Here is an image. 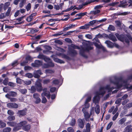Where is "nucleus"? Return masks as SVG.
<instances>
[{"label":"nucleus","mask_w":132,"mask_h":132,"mask_svg":"<svg viewBox=\"0 0 132 132\" xmlns=\"http://www.w3.org/2000/svg\"><path fill=\"white\" fill-rule=\"evenodd\" d=\"M10 5V3L9 2H7L5 3L4 4V8L3 9L4 11H5L6 10L8 7Z\"/></svg>","instance_id":"obj_29"},{"label":"nucleus","mask_w":132,"mask_h":132,"mask_svg":"<svg viewBox=\"0 0 132 132\" xmlns=\"http://www.w3.org/2000/svg\"><path fill=\"white\" fill-rule=\"evenodd\" d=\"M23 82L27 85H30L31 83V81L30 80L23 81Z\"/></svg>","instance_id":"obj_51"},{"label":"nucleus","mask_w":132,"mask_h":132,"mask_svg":"<svg viewBox=\"0 0 132 132\" xmlns=\"http://www.w3.org/2000/svg\"><path fill=\"white\" fill-rule=\"evenodd\" d=\"M31 8V4L30 3H28L26 7V9L27 11H29L30 10Z\"/></svg>","instance_id":"obj_44"},{"label":"nucleus","mask_w":132,"mask_h":132,"mask_svg":"<svg viewBox=\"0 0 132 132\" xmlns=\"http://www.w3.org/2000/svg\"><path fill=\"white\" fill-rule=\"evenodd\" d=\"M100 12V11L99 10H96L95 11H91L90 12V14L92 15L94 14L95 15L98 13H99Z\"/></svg>","instance_id":"obj_28"},{"label":"nucleus","mask_w":132,"mask_h":132,"mask_svg":"<svg viewBox=\"0 0 132 132\" xmlns=\"http://www.w3.org/2000/svg\"><path fill=\"white\" fill-rule=\"evenodd\" d=\"M67 130L68 132H75L73 128L71 127H69L68 128Z\"/></svg>","instance_id":"obj_58"},{"label":"nucleus","mask_w":132,"mask_h":132,"mask_svg":"<svg viewBox=\"0 0 132 132\" xmlns=\"http://www.w3.org/2000/svg\"><path fill=\"white\" fill-rule=\"evenodd\" d=\"M121 101V100L120 98H118L116 101L115 103L116 104H118V105L119 106L121 104L120 102Z\"/></svg>","instance_id":"obj_52"},{"label":"nucleus","mask_w":132,"mask_h":132,"mask_svg":"<svg viewBox=\"0 0 132 132\" xmlns=\"http://www.w3.org/2000/svg\"><path fill=\"white\" fill-rule=\"evenodd\" d=\"M27 36H30L31 37H32L31 38V39L32 40H36L39 39L40 38V37L42 36L41 35H38L36 37H35V36H33L32 35H27Z\"/></svg>","instance_id":"obj_20"},{"label":"nucleus","mask_w":132,"mask_h":132,"mask_svg":"<svg viewBox=\"0 0 132 132\" xmlns=\"http://www.w3.org/2000/svg\"><path fill=\"white\" fill-rule=\"evenodd\" d=\"M35 85L37 91L40 92L42 90V85L40 81H37L36 82Z\"/></svg>","instance_id":"obj_6"},{"label":"nucleus","mask_w":132,"mask_h":132,"mask_svg":"<svg viewBox=\"0 0 132 132\" xmlns=\"http://www.w3.org/2000/svg\"><path fill=\"white\" fill-rule=\"evenodd\" d=\"M131 127L132 126L131 125L127 126L125 128L123 132H132Z\"/></svg>","instance_id":"obj_14"},{"label":"nucleus","mask_w":132,"mask_h":132,"mask_svg":"<svg viewBox=\"0 0 132 132\" xmlns=\"http://www.w3.org/2000/svg\"><path fill=\"white\" fill-rule=\"evenodd\" d=\"M50 81L51 80L50 79H45L43 80V83L44 84H47L50 83Z\"/></svg>","instance_id":"obj_49"},{"label":"nucleus","mask_w":132,"mask_h":132,"mask_svg":"<svg viewBox=\"0 0 132 132\" xmlns=\"http://www.w3.org/2000/svg\"><path fill=\"white\" fill-rule=\"evenodd\" d=\"M46 72L47 73H52L54 72V71L52 70L47 69L46 70Z\"/></svg>","instance_id":"obj_57"},{"label":"nucleus","mask_w":132,"mask_h":132,"mask_svg":"<svg viewBox=\"0 0 132 132\" xmlns=\"http://www.w3.org/2000/svg\"><path fill=\"white\" fill-rule=\"evenodd\" d=\"M87 13V12H85L84 13H81L79 14H78L76 15V16H80V17H81L84 15H86V14Z\"/></svg>","instance_id":"obj_42"},{"label":"nucleus","mask_w":132,"mask_h":132,"mask_svg":"<svg viewBox=\"0 0 132 132\" xmlns=\"http://www.w3.org/2000/svg\"><path fill=\"white\" fill-rule=\"evenodd\" d=\"M11 130V128L10 127H6L3 129V132H10Z\"/></svg>","instance_id":"obj_38"},{"label":"nucleus","mask_w":132,"mask_h":132,"mask_svg":"<svg viewBox=\"0 0 132 132\" xmlns=\"http://www.w3.org/2000/svg\"><path fill=\"white\" fill-rule=\"evenodd\" d=\"M39 95L38 93H35L33 95V97L35 100V103L36 104L39 103L41 101V99L39 97Z\"/></svg>","instance_id":"obj_7"},{"label":"nucleus","mask_w":132,"mask_h":132,"mask_svg":"<svg viewBox=\"0 0 132 132\" xmlns=\"http://www.w3.org/2000/svg\"><path fill=\"white\" fill-rule=\"evenodd\" d=\"M28 62V61L27 60L23 61L21 63V65L22 66H24Z\"/></svg>","instance_id":"obj_62"},{"label":"nucleus","mask_w":132,"mask_h":132,"mask_svg":"<svg viewBox=\"0 0 132 132\" xmlns=\"http://www.w3.org/2000/svg\"><path fill=\"white\" fill-rule=\"evenodd\" d=\"M27 123V122L26 121H22L18 123V125L21 127L24 126Z\"/></svg>","instance_id":"obj_24"},{"label":"nucleus","mask_w":132,"mask_h":132,"mask_svg":"<svg viewBox=\"0 0 132 132\" xmlns=\"http://www.w3.org/2000/svg\"><path fill=\"white\" fill-rule=\"evenodd\" d=\"M90 124L89 123H87L86 125V130H87L88 132H90Z\"/></svg>","instance_id":"obj_32"},{"label":"nucleus","mask_w":132,"mask_h":132,"mask_svg":"<svg viewBox=\"0 0 132 132\" xmlns=\"http://www.w3.org/2000/svg\"><path fill=\"white\" fill-rule=\"evenodd\" d=\"M17 94L15 92L11 91L9 92L8 94L5 95V97L7 98H10L11 96L14 97L17 95Z\"/></svg>","instance_id":"obj_8"},{"label":"nucleus","mask_w":132,"mask_h":132,"mask_svg":"<svg viewBox=\"0 0 132 132\" xmlns=\"http://www.w3.org/2000/svg\"><path fill=\"white\" fill-rule=\"evenodd\" d=\"M128 14V12H124L122 13H121L120 12H117L116 13H115L114 15H125Z\"/></svg>","instance_id":"obj_26"},{"label":"nucleus","mask_w":132,"mask_h":132,"mask_svg":"<svg viewBox=\"0 0 132 132\" xmlns=\"http://www.w3.org/2000/svg\"><path fill=\"white\" fill-rule=\"evenodd\" d=\"M76 122V120L74 119H72L70 123V125L72 126H73L75 125Z\"/></svg>","instance_id":"obj_43"},{"label":"nucleus","mask_w":132,"mask_h":132,"mask_svg":"<svg viewBox=\"0 0 132 132\" xmlns=\"http://www.w3.org/2000/svg\"><path fill=\"white\" fill-rule=\"evenodd\" d=\"M94 107H92L90 110V114L88 112L84 114L85 118L86 121H89V119L90 118V116L94 113Z\"/></svg>","instance_id":"obj_5"},{"label":"nucleus","mask_w":132,"mask_h":132,"mask_svg":"<svg viewBox=\"0 0 132 132\" xmlns=\"http://www.w3.org/2000/svg\"><path fill=\"white\" fill-rule=\"evenodd\" d=\"M71 47L73 48L74 49H80V47L75 45L73 44H71Z\"/></svg>","instance_id":"obj_60"},{"label":"nucleus","mask_w":132,"mask_h":132,"mask_svg":"<svg viewBox=\"0 0 132 132\" xmlns=\"http://www.w3.org/2000/svg\"><path fill=\"white\" fill-rule=\"evenodd\" d=\"M126 120V118H123L120 119L119 121V125H121L123 124Z\"/></svg>","instance_id":"obj_31"},{"label":"nucleus","mask_w":132,"mask_h":132,"mask_svg":"<svg viewBox=\"0 0 132 132\" xmlns=\"http://www.w3.org/2000/svg\"><path fill=\"white\" fill-rule=\"evenodd\" d=\"M117 38L122 42L125 41L128 45H129V41L131 40L132 42V38L130 36H125L123 34L119 35V34H115Z\"/></svg>","instance_id":"obj_3"},{"label":"nucleus","mask_w":132,"mask_h":132,"mask_svg":"<svg viewBox=\"0 0 132 132\" xmlns=\"http://www.w3.org/2000/svg\"><path fill=\"white\" fill-rule=\"evenodd\" d=\"M26 2V0H22L19 4V6L20 7H22Z\"/></svg>","instance_id":"obj_39"},{"label":"nucleus","mask_w":132,"mask_h":132,"mask_svg":"<svg viewBox=\"0 0 132 132\" xmlns=\"http://www.w3.org/2000/svg\"><path fill=\"white\" fill-rule=\"evenodd\" d=\"M36 88L34 86H31L30 89V92L32 93H34L36 92Z\"/></svg>","instance_id":"obj_35"},{"label":"nucleus","mask_w":132,"mask_h":132,"mask_svg":"<svg viewBox=\"0 0 132 132\" xmlns=\"http://www.w3.org/2000/svg\"><path fill=\"white\" fill-rule=\"evenodd\" d=\"M114 88L113 87H110L109 85H107L105 86L101 87L99 89L98 91H97L96 93V95L93 98V102L94 103H98L100 99V95L103 96L106 90H107L108 92H111Z\"/></svg>","instance_id":"obj_1"},{"label":"nucleus","mask_w":132,"mask_h":132,"mask_svg":"<svg viewBox=\"0 0 132 132\" xmlns=\"http://www.w3.org/2000/svg\"><path fill=\"white\" fill-rule=\"evenodd\" d=\"M27 109H25L22 110H19L17 114L20 116H23L26 115L27 112Z\"/></svg>","instance_id":"obj_10"},{"label":"nucleus","mask_w":132,"mask_h":132,"mask_svg":"<svg viewBox=\"0 0 132 132\" xmlns=\"http://www.w3.org/2000/svg\"><path fill=\"white\" fill-rule=\"evenodd\" d=\"M16 83L20 84H21L22 83V82H23V80L18 77H16Z\"/></svg>","instance_id":"obj_30"},{"label":"nucleus","mask_w":132,"mask_h":132,"mask_svg":"<svg viewBox=\"0 0 132 132\" xmlns=\"http://www.w3.org/2000/svg\"><path fill=\"white\" fill-rule=\"evenodd\" d=\"M25 76L29 78H31L33 77V75L31 73H28L25 74Z\"/></svg>","instance_id":"obj_54"},{"label":"nucleus","mask_w":132,"mask_h":132,"mask_svg":"<svg viewBox=\"0 0 132 132\" xmlns=\"http://www.w3.org/2000/svg\"><path fill=\"white\" fill-rule=\"evenodd\" d=\"M69 54L72 57H74L76 56L77 54V52L75 50L70 49L69 50Z\"/></svg>","instance_id":"obj_13"},{"label":"nucleus","mask_w":132,"mask_h":132,"mask_svg":"<svg viewBox=\"0 0 132 132\" xmlns=\"http://www.w3.org/2000/svg\"><path fill=\"white\" fill-rule=\"evenodd\" d=\"M54 60L55 62H56L58 63H64V62L63 61L57 58L54 59Z\"/></svg>","instance_id":"obj_36"},{"label":"nucleus","mask_w":132,"mask_h":132,"mask_svg":"<svg viewBox=\"0 0 132 132\" xmlns=\"http://www.w3.org/2000/svg\"><path fill=\"white\" fill-rule=\"evenodd\" d=\"M6 124L0 120V128H2L6 126Z\"/></svg>","instance_id":"obj_37"},{"label":"nucleus","mask_w":132,"mask_h":132,"mask_svg":"<svg viewBox=\"0 0 132 132\" xmlns=\"http://www.w3.org/2000/svg\"><path fill=\"white\" fill-rule=\"evenodd\" d=\"M94 108V110L95 112L97 114H98L100 113V109L99 106L98 105H97L95 108Z\"/></svg>","instance_id":"obj_23"},{"label":"nucleus","mask_w":132,"mask_h":132,"mask_svg":"<svg viewBox=\"0 0 132 132\" xmlns=\"http://www.w3.org/2000/svg\"><path fill=\"white\" fill-rule=\"evenodd\" d=\"M113 124V122H110V123L108 125L106 129L107 130L109 129L111 127V126Z\"/></svg>","instance_id":"obj_61"},{"label":"nucleus","mask_w":132,"mask_h":132,"mask_svg":"<svg viewBox=\"0 0 132 132\" xmlns=\"http://www.w3.org/2000/svg\"><path fill=\"white\" fill-rule=\"evenodd\" d=\"M119 3V2H113L112 3L109 4V6H114L118 4Z\"/></svg>","instance_id":"obj_48"},{"label":"nucleus","mask_w":132,"mask_h":132,"mask_svg":"<svg viewBox=\"0 0 132 132\" xmlns=\"http://www.w3.org/2000/svg\"><path fill=\"white\" fill-rule=\"evenodd\" d=\"M18 61H15L12 63V65L13 67H14L18 65Z\"/></svg>","instance_id":"obj_64"},{"label":"nucleus","mask_w":132,"mask_h":132,"mask_svg":"<svg viewBox=\"0 0 132 132\" xmlns=\"http://www.w3.org/2000/svg\"><path fill=\"white\" fill-rule=\"evenodd\" d=\"M110 81L111 83L116 85L118 88L122 87L123 83L125 84L127 83V81L123 80L122 78L118 77L116 76L112 77L110 79Z\"/></svg>","instance_id":"obj_2"},{"label":"nucleus","mask_w":132,"mask_h":132,"mask_svg":"<svg viewBox=\"0 0 132 132\" xmlns=\"http://www.w3.org/2000/svg\"><path fill=\"white\" fill-rule=\"evenodd\" d=\"M94 44L96 47L98 49L102 48L104 51L105 50V48L102 45L98 44L97 43H94Z\"/></svg>","instance_id":"obj_21"},{"label":"nucleus","mask_w":132,"mask_h":132,"mask_svg":"<svg viewBox=\"0 0 132 132\" xmlns=\"http://www.w3.org/2000/svg\"><path fill=\"white\" fill-rule=\"evenodd\" d=\"M91 98L88 97L86 100L85 102V108H87L89 107V104L88 102L91 100Z\"/></svg>","instance_id":"obj_15"},{"label":"nucleus","mask_w":132,"mask_h":132,"mask_svg":"<svg viewBox=\"0 0 132 132\" xmlns=\"http://www.w3.org/2000/svg\"><path fill=\"white\" fill-rule=\"evenodd\" d=\"M119 114L118 112H117L114 116L112 118V120L113 121H115L116 119L119 115Z\"/></svg>","instance_id":"obj_55"},{"label":"nucleus","mask_w":132,"mask_h":132,"mask_svg":"<svg viewBox=\"0 0 132 132\" xmlns=\"http://www.w3.org/2000/svg\"><path fill=\"white\" fill-rule=\"evenodd\" d=\"M42 62L41 61L38 60H36L34 62V63L31 64L32 66L34 67H36L42 65Z\"/></svg>","instance_id":"obj_11"},{"label":"nucleus","mask_w":132,"mask_h":132,"mask_svg":"<svg viewBox=\"0 0 132 132\" xmlns=\"http://www.w3.org/2000/svg\"><path fill=\"white\" fill-rule=\"evenodd\" d=\"M93 48V47L86 45V46L85 47H82L80 50L79 54L80 55L84 57L87 58V56L85 54V52L86 51H88Z\"/></svg>","instance_id":"obj_4"},{"label":"nucleus","mask_w":132,"mask_h":132,"mask_svg":"<svg viewBox=\"0 0 132 132\" xmlns=\"http://www.w3.org/2000/svg\"><path fill=\"white\" fill-rule=\"evenodd\" d=\"M8 81V78H5V79L3 81V83L5 85H7V84Z\"/></svg>","instance_id":"obj_47"},{"label":"nucleus","mask_w":132,"mask_h":132,"mask_svg":"<svg viewBox=\"0 0 132 132\" xmlns=\"http://www.w3.org/2000/svg\"><path fill=\"white\" fill-rule=\"evenodd\" d=\"M96 37L93 39V40H95L97 42L100 43L98 39L97 38H100L101 37H103V36L102 35H101L100 34H98V35L96 36Z\"/></svg>","instance_id":"obj_34"},{"label":"nucleus","mask_w":132,"mask_h":132,"mask_svg":"<svg viewBox=\"0 0 132 132\" xmlns=\"http://www.w3.org/2000/svg\"><path fill=\"white\" fill-rule=\"evenodd\" d=\"M7 119L10 121L14 120L15 119V117L14 116H9L8 117Z\"/></svg>","instance_id":"obj_40"},{"label":"nucleus","mask_w":132,"mask_h":132,"mask_svg":"<svg viewBox=\"0 0 132 132\" xmlns=\"http://www.w3.org/2000/svg\"><path fill=\"white\" fill-rule=\"evenodd\" d=\"M84 119H79L78 121V125L79 127L81 129L83 128L84 126Z\"/></svg>","instance_id":"obj_12"},{"label":"nucleus","mask_w":132,"mask_h":132,"mask_svg":"<svg viewBox=\"0 0 132 132\" xmlns=\"http://www.w3.org/2000/svg\"><path fill=\"white\" fill-rule=\"evenodd\" d=\"M16 123L13 121H9L7 123V124L10 126L14 127L16 125Z\"/></svg>","instance_id":"obj_33"},{"label":"nucleus","mask_w":132,"mask_h":132,"mask_svg":"<svg viewBox=\"0 0 132 132\" xmlns=\"http://www.w3.org/2000/svg\"><path fill=\"white\" fill-rule=\"evenodd\" d=\"M33 19V18L30 17V15L26 18V21L28 22L31 21Z\"/></svg>","instance_id":"obj_63"},{"label":"nucleus","mask_w":132,"mask_h":132,"mask_svg":"<svg viewBox=\"0 0 132 132\" xmlns=\"http://www.w3.org/2000/svg\"><path fill=\"white\" fill-rule=\"evenodd\" d=\"M42 96H46L48 98H50V94L49 91L47 92H43L41 94Z\"/></svg>","instance_id":"obj_18"},{"label":"nucleus","mask_w":132,"mask_h":132,"mask_svg":"<svg viewBox=\"0 0 132 132\" xmlns=\"http://www.w3.org/2000/svg\"><path fill=\"white\" fill-rule=\"evenodd\" d=\"M21 129V127L19 126H16L14 127L13 129V130L14 131H16L19 130Z\"/></svg>","instance_id":"obj_41"},{"label":"nucleus","mask_w":132,"mask_h":132,"mask_svg":"<svg viewBox=\"0 0 132 132\" xmlns=\"http://www.w3.org/2000/svg\"><path fill=\"white\" fill-rule=\"evenodd\" d=\"M11 10V7H9L8 10L5 13L6 16H9Z\"/></svg>","instance_id":"obj_45"},{"label":"nucleus","mask_w":132,"mask_h":132,"mask_svg":"<svg viewBox=\"0 0 132 132\" xmlns=\"http://www.w3.org/2000/svg\"><path fill=\"white\" fill-rule=\"evenodd\" d=\"M20 91L21 93L23 94H25L27 92V90L26 89H21Z\"/></svg>","instance_id":"obj_59"},{"label":"nucleus","mask_w":132,"mask_h":132,"mask_svg":"<svg viewBox=\"0 0 132 132\" xmlns=\"http://www.w3.org/2000/svg\"><path fill=\"white\" fill-rule=\"evenodd\" d=\"M47 63L48 64L49 67H53L54 66V64L51 61H49Z\"/></svg>","instance_id":"obj_50"},{"label":"nucleus","mask_w":132,"mask_h":132,"mask_svg":"<svg viewBox=\"0 0 132 132\" xmlns=\"http://www.w3.org/2000/svg\"><path fill=\"white\" fill-rule=\"evenodd\" d=\"M90 26L88 23L85 24L84 25L80 27V29H87L89 28Z\"/></svg>","instance_id":"obj_27"},{"label":"nucleus","mask_w":132,"mask_h":132,"mask_svg":"<svg viewBox=\"0 0 132 132\" xmlns=\"http://www.w3.org/2000/svg\"><path fill=\"white\" fill-rule=\"evenodd\" d=\"M97 21L96 20H94L90 21L88 23V24L89 26H92L94 25V24L96 23Z\"/></svg>","instance_id":"obj_46"},{"label":"nucleus","mask_w":132,"mask_h":132,"mask_svg":"<svg viewBox=\"0 0 132 132\" xmlns=\"http://www.w3.org/2000/svg\"><path fill=\"white\" fill-rule=\"evenodd\" d=\"M108 31H114L116 30V28L114 26L110 24L108 28Z\"/></svg>","instance_id":"obj_25"},{"label":"nucleus","mask_w":132,"mask_h":132,"mask_svg":"<svg viewBox=\"0 0 132 132\" xmlns=\"http://www.w3.org/2000/svg\"><path fill=\"white\" fill-rule=\"evenodd\" d=\"M34 76L35 78H38L40 77L39 75L35 71L34 73Z\"/></svg>","instance_id":"obj_53"},{"label":"nucleus","mask_w":132,"mask_h":132,"mask_svg":"<svg viewBox=\"0 0 132 132\" xmlns=\"http://www.w3.org/2000/svg\"><path fill=\"white\" fill-rule=\"evenodd\" d=\"M7 113L10 115H13L14 114V113L11 110H8L7 112Z\"/></svg>","instance_id":"obj_56"},{"label":"nucleus","mask_w":132,"mask_h":132,"mask_svg":"<svg viewBox=\"0 0 132 132\" xmlns=\"http://www.w3.org/2000/svg\"><path fill=\"white\" fill-rule=\"evenodd\" d=\"M105 43L107 44L108 46L110 48H112L113 47V45L112 43L109 40H106Z\"/></svg>","instance_id":"obj_22"},{"label":"nucleus","mask_w":132,"mask_h":132,"mask_svg":"<svg viewBox=\"0 0 132 132\" xmlns=\"http://www.w3.org/2000/svg\"><path fill=\"white\" fill-rule=\"evenodd\" d=\"M31 128V125L28 124L25 125L24 126H23L22 127V129L24 131H28Z\"/></svg>","instance_id":"obj_16"},{"label":"nucleus","mask_w":132,"mask_h":132,"mask_svg":"<svg viewBox=\"0 0 132 132\" xmlns=\"http://www.w3.org/2000/svg\"><path fill=\"white\" fill-rule=\"evenodd\" d=\"M7 106L10 108L16 109L18 107V105L16 103H10L7 104Z\"/></svg>","instance_id":"obj_9"},{"label":"nucleus","mask_w":132,"mask_h":132,"mask_svg":"<svg viewBox=\"0 0 132 132\" xmlns=\"http://www.w3.org/2000/svg\"><path fill=\"white\" fill-rule=\"evenodd\" d=\"M120 4L118 5V7H125L126 6H127V5L125 4L126 3V2L125 1H120Z\"/></svg>","instance_id":"obj_19"},{"label":"nucleus","mask_w":132,"mask_h":132,"mask_svg":"<svg viewBox=\"0 0 132 132\" xmlns=\"http://www.w3.org/2000/svg\"><path fill=\"white\" fill-rule=\"evenodd\" d=\"M108 38L110 39L115 42L117 40V39L115 36L113 35V34H110L109 35Z\"/></svg>","instance_id":"obj_17"}]
</instances>
